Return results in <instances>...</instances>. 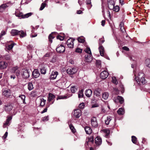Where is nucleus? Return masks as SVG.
I'll list each match as a JSON object with an SVG mask.
<instances>
[{
    "instance_id": "f257e3e1",
    "label": "nucleus",
    "mask_w": 150,
    "mask_h": 150,
    "mask_svg": "<svg viewBox=\"0 0 150 150\" xmlns=\"http://www.w3.org/2000/svg\"><path fill=\"white\" fill-rule=\"evenodd\" d=\"M132 68H134L133 70V73L135 76V79L137 82H141L143 84H144L146 83V81L144 78V74L142 72H140L139 73L137 76V74L139 71L138 68H134V66H132Z\"/></svg>"
},
{
    "instance_id": "f03ea898",
    "label": "nucleus",
    "mask_w": 150,
    "mask_h": 150,
    "mask_svg": "<svg viewBox=\"0 0 150 150\" xmlns=\"http://www.w3.org/2000/svg\"><path fill=\"white\" fill-rule=\"evenodd\" d=\"M11 33L12 36H15L16 35H19L20 38H23L26 36V33L23 30L18 31L15 29L11 30Z\"/></svg>"
},
{
    "instance_id": "7ed1b4c3",
    "label": "nucleus",
    "mask_w": 150,
    "mask_h": 150,
    "mask_svg": "<svg viewBox=\"0 0 150 150\" xmlns=\"http://www.w3.org/2000/svg\"><path fill=\"white\" fill-rule=\"evenodd\" d=\"M15 14L16 16L21 17V18H28L30 16L32 15V13H29L25 15H23L22 13L19 12V13L16 12Z\"/></svg>"
},
{
    "instance_id": "20e7f679",
    "label": "nucleus",
    "mask_w": 150,
    "mask_h": 150,
    "mask_svg": "<svg viewBox=\"0 0 150 150\" xmlns=\"http://www.w3.org/2000/svg\"><path fill=\"white\" fill-rule=\"evenodd\" d=\"M11 94L10 90L8 89H3L2 91V95L7 98H8L11 96Z\"/></svg>"
},
{
    "instance_id": "39448f33",
    "label": "nucleus",
    "mask_w": 150,
    "mask_h": 150,
    "mask_svg": "<svg viewBox=\"0 0 150 150\" xmlns=\"http://www.w3.org/2000/svg\"><path fill=\"white\" fill-rule=\"evenodd\" d=\"M65 50V48L62 45H58L56 49L57 52L59 53H62L64 52Z\"/></svg>"
},
{
    "instance_id": "423d86ee",
    "label": "nucleus",
    "mask_w": 150,
    "mask_h": 150,
    "mask_svg": "<svg viewBox=\"0 0 150 150\" xmlns=\"http://www.w3.org/2000/svg\"><path fill=\"white\" fill-rule=\"evenodd\" d=\"M81 110L79 109H77L74 110V116L76 118H78L81 116Z\"/></svg>"
},
{
    "instance_id": "0eeeda50",
    "label": "nucleus",
    "mask_w": 150,
    "mask_h": 150,
    "mask_svg": "<svg viewBox=\"0 0 150 150\" xmlns=\"http://www.w3.org/2000/svg\"><path fill=\"white\" fill-rule=\"evenodd\" d=\"M21 72H23L22 74L24 78H27L29 77V73L28 69H22Z\"/></svg>"
},
{
    "instance_id": "6e6552de",
    "label": "nucleus",
    "mask_w": 150,
    "mask_h": 150,
    "mask_svg": "<svg viewBox=\"0 0 150 150\" xmlns=\"http://www.w3.org/2000/svg\"><path fill=\"white\" fill-rule=\"evenodd\" d=\"M91 123L92 126L93 127H96L98 125V124L96 117H93L91 119Z\"/></svg>"
},
{
    "instance_id": "1a4fd4ad",
    "label": "nucleus",
    "mask_w": 150,
    "mask_h": 150,
    "mask_svg": "<svg viewBox=\"0 0 150 150\" xmlns=\"http://www.w3.org/2000/svg\"><path fill=\"white\" fill-rule=\"evenodd\" d=\"M11 72L12 73L16 72V75L17 76L19 75L20 73V70H19L18 66H15L13 67L11 69Z\"/></svg>"
},
{
    "instance_id": "9d476101",
    "label": "nucleus",
    "mask_w": 150,
    "mask_h": 150,
    "mask_svg": "<svg viewBox=\"0 0 150 150\" xmlns=\"http://www.w3.org/2000/svg\"><path fill=\"white\" fill-rule=\"evenodd\" d=\"M115 6V2L114 0L108 1V7L110 10H112Z\"/></svg>"
},
{
    "instance_id": "9b49d317",
    "label": "nucleus",
    "mask_w": 150,
    "mask_h": 150,
    "mask_svg": "<svg viewBox=\"0 0 150 150\" xmlns=\"http://www.w3.org/2000/svg\"><path fill=\"white\" fill-rule=\"evenodd\" d=\"M94 139L92 137H88L86 139V142L85 144V146L86 147V146H88V144H90L93 143Z\"/></svg>"
},
{
    "instance_id": "f8f14e48",
    "label": "nucleus",
    "mask_w": 150,
    "mask_h": 150,
    "mask_svg": "<svg viewBox=\"0 0 150 150\" xmlns=\"http://www.w3.org/2000/svg\"><path fill=\"white\" fill-rule=\"evenodd\" d=\"M55 98V96L53 94L51 93H49L48 95V100L49 103H50V104L53 103L54 101V99Z\"/></svg>"
},
{
    "instance_id": "ddd939ff",
    "label": "nucleus",
    "mask_w": 150,
    "mask_h": 150,
    "mask_svg": "<svg viewBox=\"0 0 150 150\" xmlns=\"http://www.w3.org/2000/svg\"><path fill=\"white\" fill-rule=\"evenodd\" d=\"M109 75V74L106 71H103L100 74V78L103 79L106 78Z\"/></svg>"
},
{
    "instance_id": "4468645a",
    "label": "nucleus",
    "mask_w": 150,
    "mask_h": 150,
    "mask_svg": "<svg viewBox=\"0 0 150 150\" xmlns=\"http://www.w3.org/2000/svg\"><path fill=\"white\" fill-rule=\"evenodd\" d=\"M12 106L10 104L8 103L4 107V109L6 112H9L12 109Z\"/></svg>"
},
{
    "instance_id": "2eb2a0df",
    "label": "nucleus",
    "mask_w": 150,
    "mask_h": 150,
    "mask_svg": "<svg viewBox=\"0 0 150 150\" xmlns=\"http://www.w3.org/2000/svg\"><path fill=\"white\" fill-rule=\"evenodd\" d=\"M100 54L102 56L104 55V47L101 44H99V47L98 48Z\"/></svg>"
},
{
    "instance_id": "dca6fc26",
    "label": "nucleus",
    "mask_w": 150,
    "mask_h": 150,
    "mask_svg": "<svg viewBox=\"0 0 150 150\" xmlns=\"http://www.w3.org/2000/svg\"><path fill=\"white\" fill-rule=\"evenodd\" d=\"M58 75V73L56 71H53L52 72L51 75L50 76V79L51 80L55 79L57 75Z\"/></svg>"
},
{
    "instance_id": "f3484780",
    "label": "nucleus",
    "mask_w": 150,
    "mask_h": 150,
    "mask_svg": "<svg viewBox=\"0 0 150 150\" xmlns=\"http://www.w3.org/2000/svg\"><path fill=\"white\" fill-rule=\"evenodd\" d=\"M77 71V69L73 68H68L67 70V72L69 74H74Z\"/></svg>"
},
{
    "instance_id": "a211bd4d",
    "label": "nucleus",
    "mask_w": 150,
    "mask_h": 150,
    "mask_svg": "<svg viewBox=\"0 0 150 150\" xmlns=\"http://www.w3.org/2000/svg\"><path fill=\"white\" fill-rule=\"evenodd\" d=\"M86 61L87 62H90L92 60V54H87L85 55Z\"/></svg>"
},
{
    "instance_id": "6ab92c4d",
    "label": "nucleus",
    "mask_w": 150,
    "mask_h": 150,
    "mask_svg": "<svg viewBox=\"0 0 150 150\" xmlns=\"http://www.w3.org/2000/svg\"><path fill=\"white\" fill-rule=\"evenodd\" d=\"M113 100L116 103L117 102V100H118L121 104L123 103L124 101V100L123 98L121 96H117V99H115V98H114Z\"/></svg>"
},
{
    "instance_id": "aec40b11",
    "label": "nucleus",
    "mask_w": 150,
    "mask_h": 150,
    "mask_svg": "<svg viewBox=\"0 0 150 150\" xmlns=\"http://www.w3.org/2000/svg\"><path fill=\"white\" fill-rule=\"evenodd\" d=\"M32 75L34 78H37L39 76L40 74L37 69H35L33 72Z\"/></svg>"
},
{
    "instance_id": "412c9836",
    "label": "nucleus",
    "mask_w": 150,
    "mask_h": 150,
    "mask_svg": "<svg viewBox=\"0 0 150 150\" xmlns=\"http://www.w3.org/2000/svg\"><path fill=\"white\" fill-rule=\"evenodd\" d=\"M95 143L97 145L99 146L102 143V140L99 137H97L95 139Z\"/></svg>"
},
{
    "instance_id": "4be33fe9",
    "label": "nucleus",
    "mask_w": 150,
    "mask_h": 150,
    "mask_svg": "<svg viewBox=\"0 0 150 150\" xmlns=\"http://www.w3.org/2000/svg\"><path fill=\"white\" fill-rule=\"evenodd\" d=\"M57 33L56 32H52L49 35L48 37V39L49 41L51 43L52 42V39L54 38V36H53V35H57Z\"/></svg>"
},
{
    "instance_id": "5701e85b",
    "label": "nucleus",
    "mask_w": 150,
    "mask_h": 150,
    "mask_svg": "<svg viewBox=\"0 0 150 150\" xmlns=\"http://www.w3.org/2000/svg\"><path fill=\"white\" fill-rule=\"evenodd\" d=\"M8 6L6 4H4L0 6V12H3L8 7Z\"/></svg>"
},
{
    "instance_id": "b1692460",
    "label": "nucleus",
    "mask_w": 150,
    "mask_h": 150,
    "mask_svg": "<svg viewBox=\"0 0 150 150\" xmlns=\"http://www.w3.org/2000/svg\"><path fill=\"white\" fill-rule=\"evenodd\" d=\"M102 131L104 133L105 137H107L110 133V130L108 129H103Z\"/></svg>"
},
{
    "instance_id": "393cba45",
    "label": "nucleus",
    "mask_w": 150,
    "mask_h": 150,
    "mask_svg": "<svg viewBox=\"0 0 150 150\" xmlns=\"http://www.w3.org/2000/svg\"><path fill=\"white\" fill-rule=\"evenodd\" d=\"M92 91L91 89H88L85 91L86 96L88 97H90L92 94Z\"/></svg>"
},
{
    "instance_id": "a878e982",
    "label": "nucleus",
    "mask_w": 150,
    "mask_h": 150,
    "mask_svg": "<svg viewBox=\"0 0 150 150\" xmlns=\"http://www.w3.org/2000/svg\"><path fill=\"white\" fill-rule=\"evenodd\" d=\"M84 129L87 134H90L91 133L92 129L90 127L86 126L85 127Z\"/></svg>"
},
{
    "instance_id": "bb28decb",
    "label": "nucleus",
    "mask_w": 150,
    "mask_h": 150,
    "mask_svg": "<svg viewBox=\"0 0 150 150\" xmlns=\"http://www.w3.org/2000/svg\"><path fill=\"white\" fill-rule=\"evenodd\" d=\"M112 119V117L110 116L107 117V119L105 120V124L106 125H108L109 124L111 120Z\"/></svg>"
},
{
    "instance_id": "cd10ccee",
    "label": "nucleus",
    "mask_w": 150,
    "mask_h": 150,
    "mask_svg": "<svg viewBox=\"0 0 150 150\" xmlns=\"http://www.w3.org/2000/svg\"><path fill=\"white\" fill-rule=\"evenodd\" d=\"M109 96V94L108 92H105L103 93L102 98L105 100H106L108 99Z\"/></svg>"
},
{
    "instance_id": "c85d7f7f",
    "label": "nucleus",
    "mask_w": 150,
    "mask_h": 150,
    "mask_svg": "<svg viewBox=\"0 0 150 150\" xmlns=\"http://www.w3.org/2000/svg\"><path fill=\"white\" fill-rule=\"evenodd\" d=\"M118 114L120 115H123L125 113L124 110L123 109L120 108L117 111Z\"/></svg>"
},
{
    "instance_id": "c756f323",
    "label": "nucleus",
    "mask_w": 150,
    "mask_h": 150,
    "mask_svg": "<svg viewBox=\"0 0 150 150\" xmlns=\"http://www.w3.org/2000/svg\"><path fill=\"white\" fill-rule=\"evenodd\" d=\"M78 40L79 42L80 43H83L85 41V38L83 37H80L78 38Z\"/></svg>"
},
{
    "instance_id": "7c9ffc66",
    "label": "nucleus",
    "mask_w": 150,
    "mask_h": 150,
    "mask_svg": "<svg viewBox=\"0 0 150 150\" xmlns=\"http://www.w3.org/2000/svg\"><path fill=\"white\" fill-rule=\"evenodd\" d=\"M100 89H96L95 90L94 92V93L95 95H96L97 96H100Z\"/></svg>"
},
{
    "instance_id": "2f4dec72",
    "label": "nucleus",
    "mask_w": 150,
    "mask_h": 150,
    "mask_svg": "<svg viewBox=\"0 0 150 150\" xmlns=\"http://www.w3.org/2000/svg\"><path fill=\"white\" fill-rule=\"evenodd\" d=\"M28 89L29 91H31L32 90L33 88V86L32 83L31 82H29L28 83Z\"/></svg>"
},
{
    "instance_id": "473e14b6",
    "label": "nucleus",
    "mask_w": 150,
    "mask_h": 150,
    "mask_svg": "<svg viewBox=\"0 0 150 150\" xmlns=\"http://www.w3.org/2000/svg\"><path fill=\"white\" fill-rule=\"evenodd\" d=\"M19 97L22 100L23 103L24 104H25L26 103L25 102V96L24 95H20L19 96Z\"/></svg>"
},
{
    "instance_id": "72a5a7b5",
    "label": "nucleus",
    "mask_w": 150,
    "mask_h": 150,
    "mask_svg": "<svg viewBox=\"0 0 150 150\" xmlns=\"http://www.w3.org/2000/svg\"><path fill=\"white\" fill-rule=\"evenodd\" d=\"M70 90L71 92L74 93L76 91L77 89L75 86H73L71 87Z\"/></svg>"
},
{
    "instance_id": "f704fd0d",
    "label": "nucleus",
    "mask_w": 150,
    "mask_h": 150,
    "mask_svg": "<svg viewBox=\"0 0 150 150\" xmlns=\"http://www.w3.org/2000/svg\"><path fill=\"white\" fill-rule=\"evenodd\" d=\"M113 11L115 12H118L120 10V7L119 6L117 5L116 6H113Z\"/></svg>"
},
{
    "instance_id": "c9c22d12",
    "label": "nucleus",
    "mask_w": 150,
    "mask_h": 150,
    "mask_svg": "<svg viewBox=\"0 0 150 150\" xmlns=\"http://www.w3.org/2000/svg\"><path fill=\"white\" fill-rule=\"evenodd\" d=\"M46 100H44L43 98L40 99V105L41 106H43L45 104Z\"/></svg>"
},
{
    "instance_id": "e433bc0d",
    "label": "nucleus",
    "mask_w": 150,
    "mask_h": 150,
    "mask_svg": "<svg viewBox=\"0 0 150 150\" xmlns=\"http://www.w3.org/2000/svg\"><path fill=\"white\" fill-rule=\"evenodd\" d=\"M78 95L79 98H82L83 96V91L82 90H80L78 92Z\"/></svg>"
},
{
    "instance_id": "4c0bfd02",
    "label": "nucleus",
    "mask_w": 150,
    "mask_h": 150,
    "mask_svg": "<svg viewBox=\"0 0 150 150\" xmlns=\"http://www.w3.org/2000/svg\"><path fill=\"white\" fill-rule=\"evenodd\" d=\"M112 82L115 85H117L118 83V82L117 81L116 78L115 77H112Z\"/></svg>"
},
{
    "instance_id": "58836bf2",
    "label": "nucleus",
    "mask_w": 150,
    "mask_h": 150,
    "mask_svg": "<svg viewBox=\"0 0 150 150\" xmlns=\"http://www.w3.org/2000/svg\"><path fill=\"white\" fill-rule=\"evenodd\" d=\"M63 36H61L60 35H58L57 36V39H59L60 40H63L64 38V34Z\"/></svg>"
},
{
    "instance_id": "ea45409f",
    "label": "nucleus",
    "mask_w": 150,
    "mask_h": 150,
    "mask_svg": "<svg viewBox=\"0 0 150 150\" xmlns=\"http://www.w3.org/2000/svg\"><path fill=\"white\" fill-rule=\"evenodd\" d=\"M145 63L146 66H150V59H146L145 60Z\"/></svg>"
},
{
    "instance_id": "a19ab883",
    "label": "nucleus",
    "mask_w": 150,
    "mask_h": 150,
    "mask_svg": "<svg viewBox=\"0 0 150 150\" xmlns=\"http://www.w3.org/2000/svg\"><path fill=\"white\" fill-rule=\"evenodd\" d=\"M86 52L88 54H91L90 49L89 47H87L85 50Z\"/></svg>"
},
{
    "instance_id": "79ce46f5",
    "label": "nucleus",
    "mask_w": 150,
    "mask_h": 150,
    "mask_svg": "<svg viewBox=\"0 0 150 150\" xmlns=\"http://www.w3.org/2000/svg\"><path fill=\"white\" fill-rule=\"evenodd\" d=\"M46 5V4L45 3H42L41 4V6L40 8V10H42L45 7Z\"/></svg>"
},
{
    "instance_id": "37998d69",
    "label": "nucleus",
    "mask_w": 150,
    "mask_h": 150,
    "mask_svg": "<svg viewBox=\"0 0 150 150\" xmlns=\"http://www.w3.org/2000/svg\"><path fill=\"white\" fill-rule=\"evenodd\" d=\"M132 141L134 144H136L137 142V138L134 136H132Z\"/></svg>"
},
{
    "instance_id": "c03bdc74",
    "label": "nucleus",
    "mask_w": 150,
    "mask_h": 150,
    "mask_svg": "<svg viewBox=\"0 0 150 150\" xmlns=\"http://www.w3.org/2000/svg\"><path fill=\"white\" fill-rule=\"evenodd\" d=\"M14 43H11L10 45H9L8 46V47L7 48V49L8 50H11L13 47L14 45Z\"/></svg>"
},
{
    "instance_id": "a18cd8bd",
    "label": "nucleus",
    "mask_w": 150,
    "mask_h": 150,
    "mask_svg": "<svg viewBox=\"0 0 150 150\" xmlns=\"http://www.w3.org/2000/svg\"><path fill=\"white\" fill-rule=\"evenodd\" d=\"M41 73L42 74H45L46 73V70L45 67H43L40 69Z\"/></svg>"
},
{
    "instance_id": "49530a36",
    "label": "nucleus",
    "mask_w": 150,
    "mask_h": 150,
    "mask_svg": "<svg viewBox=\"0 0 150 150\" xmlns=\"http://www.w3.org/2000/svg\"><path fill=\"white\" fill-rule=\"evenodd\" d=\"M86 3L87 5H90V7H89V8H90L92 5L91 4V0H86Z\"/></svg>"
},
{
    "instance_id": "de8ad7c7",
    "label": "nucleus",
    "mask_w": 150,
    "mask_h": 150,
    "mask_svg": "<svg viewBox=\"0 0 150 150\" xmlns=\"http://www.w3.org/2000/svg\"><path fill=\"white\" fill-rule=\"evenodd\" d=\"M67 96H58L57 98V100H58V99H64L67 98Z\"/></svg>"
},
{
    "instance_id": "09e8293b",
    "label": "nucleus",
    "mask_w": 150,
    "mask_h": 150,
    "mask_svg": "<svg viewBox=\"0 0 150 150\" xmlns=\"http://www.w3.org/2000/svg\"><path fill=\"white\" fill-rule=\"evenodd\" d=\"M74 39H71L70 38L69 39H68L67 42V43H68L69 44H70V43H73V42L74 41Z\"/></svg>"
},
{
    "instance_id": "8fccbe9b",
    "label": "nucleus",
    "mask_w": 150,
    "mask_h": 150,
    "mask_svg": "<svg viewBox=\"0 0 150 150\" xmlns=\"http://www.w3.org/2000/svg\"><path fill=\"white\" fill-rule=\"evenodd\" d=\"M69 127L71 131L73 133H74L75 132V129L73 126L70 125L69 126Z\"/></svg>"
},
{
    "instance_id": "3c124183",
    "label": "nucleus",
    "mask_w": 150,
    "mask_h": 150,
    "mask_svg": "<svg viewBox=\"0 0 150 150\" xmlns=\"http://www.w3.org/2000/svg\"><path fill=\"white\" fill-rule=\"evenodd\" d=\"M75 52L78 53H81L82 52V50L80 48H78L76 49Z\"/></svg>"
},
{
    "instance_id": "603ef678",
    "label": "nucleus",
    "mask_w": 150,
    "mask_h": 150,
    "mask_svg": "<svg viewBox=\"0 0 150 150\" xmlns=\"http://www.w3.org/2000/svg\"><path fill=\"white\" fill-rule=\"evenodd\" d=\"M67 46L68 47L70 48H72L74 46V43H71L70 44H69L68 43H67Z\"/></svg>"
},
{
    "instance_id": "864d4df0",
    "label": "nucleus",
    "mask_w": 150,
    "mask_h": 150,
    "mask_svg": "<svg viewBox=\"0 0 150 150\" xmlns=\"http://www.w3.org/2000/svg\"><path fill=\"white\" fill-rule=\"evenodd\" d=\"M84 104L83 103L80 104L79 105V107L80 108H83L84 107Z\"/></svg>"
},
{
    "instance_id": "5fc2aeb1",
    "label": "nucleus",
    "mask_w": 150,
    "mask_h": 150,
    "mask_svg": "<svg viewBox=\"0 0 150 150\" xmlns=\"http://www.w3.org/2000/svg\"><path fill=\"white\" fill-rule=\"evenodd\" d=\"M100 42L99 43V44L100 43L101 45L105 41L104 38H101L99 39Z\"/></svg>"
},
{
    "instance_id": "6e6d98bb",
    "label": "nucleus",
    "mask_w": 150,
    "mask_h": 150,
    "mask_svg": "<svg viewBox=\"0 0 150 150\" xmlns=\"http://www.w3.org/2000/svg\"><path fill=\"white\" fill-rule=\"evenodd\" d=\"M101 61L100 60H96V64L97 65L100 66L101 65Z\"/></svg>"
},
{
    "instance_id": "4d7b16f0",
    "label": "nucleus",
    "mask_w": 150,
    "mask_h": 150,
    "mask_svg": "<svg viewBox=\"0 0 150 150\" xmlns=\"http://www.w3.org/2000/svg\"><path fill=\"white\" fill-rule=\"evenodd\" d=\"M99 106V104L98 103H96L93 104L92 105V108H94L98 107Z\"/></svg>"
},
{
    "instance_id": "13d9d810",
    "label": "nucleus",
    "mask_w": 150,
    "mask_h": 150,
    "mask_svg": "<svg viewBox=\"0 0 150 150\" xmlns=\"http://www.w3.org/2000/svg\"><path fill=\"white\" fill-rule=\"evenodd\" d=\"M49 120L48 119V116H45L44 117L42 118V120L43 121H47Z\"/></svg>"
},
{
    "instance_id": "bf43d9fd",
    "label": "nucleus",
    "mask_w": 150,
    "mask_h": 150,
    "mask_svg": "<svg viewBox=\"0 0 150 150\" xmlns=\"http://www.w3.org/2000/svg\"><path fill=\"white\" fill-rule=\"evenodd\" d=\"M122 49L127 51H128L129 50V49L127 46H124L122 47Z\"/></svg>"
},
{
    "instance_id": "052dcab7",
    "label": "nucleus",
    "mask_w": 150,
    "mask_h": 150,
    "mask_svg": "<svg viewBox=\"0 0 150 150\" xmlns=\"http://www.w3.org/2000/svg\"><path fill=\"white\" fill-rule=\"evenodd\" d=\"M57 57L56 56H54L53 57L52 60L51 61L52 62H56V60L57 59Z\"/></svg>"
},
{
    "instance_id": "680f3d73",
    "label": "nucleus",
    "mask_w": 150,
    "mask_h": 150,
    "mask_svg": "<svg viewBox=\"0 0 150 150\" xmlns=\"http://www.w3.org/2000/svg\"><path fill=\"white\" fill-rule=\"evenodd\" d=\"M8 135V132H6L5 133L4 135L2 137V138L3 139H4L6 138Z\"/></svg>"
},
{
    "instance_id": "e2e57ef3",
    "label": "nucleus",
    "mask_w": 150,
    "mask_h": 150,
    "mask_svg": "<svg viewBox=\"0 0 150 150\" xmlns=\"http://www.w3.org/2000/svg\"><path fill=\"white\" fill-rule=\"evenodd\" d=\"M9 123V121L6 120V121L5 123H4V128L6 127V126L8 125Z\"/></svg>"
},
{
    "instance_id": "0e129e2a",
    "label": "nucleus",
    "mask_w": 150,
    "mask_h": 150,
    "mask_svg": "<svg viewBox=\"0 0 150 150\" xmlns=\"http://www.w3.org/2000/svg\"><path fill=\"white\" fill-rule=\"evenodd\" d=\"M120 31L122 33H124L125 32V29L124 27H120Z\"/></svg>"
},
{
    "instance_id": "69168bd1",
    "label": "nucleus",
    "mask_w": 150,
    "mask_h": 150,
    "mask_svg": "<svg viewBox=\"0 0 150 150\" xmlns=\"http://www.w3.org/2000/svg\"><path fill=\"white\" fill-rule=\"evenodd\" d=\"M120 87L121 88V89H122V91H121V92H123V91H124V86H123L122 84H120Z\"/></svg>"
},
{
    "instance_id": "338daca9",
    "label": "nucleus",
    "mask_w": 150,
    "mask_h": 150,
    "mask_svg": "<svg viewBox=\"0 0 150 150\" xmlns=\"http://www.w3.org/2000/svg\"><path fill=\"white\" fill-rule=\"evenodd\" d=\"M5 58L6 60H8L10 59V57L9 55H6Z\"/></svg>"
},
{
    "instance_id": "774afa93",
    "label": "nucleus",
    "mask_w": 150,
    "mask_h": 150,
    "mask_svg": "<svg viewBox=\"0 0 150 150\" xmlns=\"http://www.w3.org/2000/svg\"><path fill=\"white\" fill-rule=\"evenodd\" d=\"M6 33L5 32L4 30L2 31L1 33L0 34V35L1 36H3L4 35L6 34Z\"/></svg>"
}]
</instances>
